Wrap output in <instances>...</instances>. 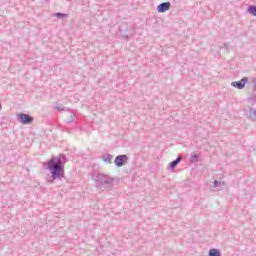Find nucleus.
<instances>
[{"instance_id": "nucleus-1", "label": "nucleus", "mask_w": 256, "mask_h": 256, "mask_svg": "<svg viewBox=\"0 0 256 256\" xmlns=\"http://www.w3.org/2000/svg\"><path fill=\"white\" fill-rule=\"evenodd\" d=\"M65 163H67V156L59 154L58 156H52L47 162V169L51 173V178L48 183H55V180L63 179L65 177Z\"/></svg>"}, {"instance_id": "nucleus-2", "label": "nucleus", "mask_w": 256, "mask_h": 256, "mask_svg": "<svg viewBox=\"0 0 256 256\" xmlns=\"http://www.w3.org/2000/svg\"><path fill=\"white\" fill-rule=\"evenodd\" d=\"M92 179L95 181L97 189H102L105 185H113V181H115V178L101 173L93 174Z\"/></svg>"}, {"instance_id": "nucleus-3", "label": "nucleus", "mask_w": 256, "mask_h": 256, "mask_svg": "<svg viewBox=\"0 0 256 256\" xmlns=\"http://www.w3.org/2000/svg\"><path fill=\"white\" fill-rule=\"evenodd\" d=\"M17 119L19 123H22V125H30V123L34 121L33 116L25 113L18 114Z\"/></svg>"}, {"instance_id": "nucleus-4", "label": "nucleus", "mask_w": 256, "mask_h": 256, "mask_svg": "<svg viewBox=\"0 0 256 256\" xmlns=\"http://www.w3.org/2000/svg\"><path fill=\"white\" fill-rule=\"evenodd\" d=\"M127 161H129V157H127V155L125 154H122V155L116 156L114 160V164L116 165V167H123V165H125Z\"/></svg>"}, {"instance_id": "nucleus-5", "label": "nucleus", "mask_w": 256, "mask_h": 256, "mask_svg": "<svg viewBox=\"0 0 256 256\" xmlns=\"http://www.w3.org/2000/svg\"><path fill=\"white\" fill-rule=\"evenodd\" d=\"M249 81L248 77H243L240 81H234L231 83L232 87L236 89H245L246 83Z\"/></svg>"}, {"instance_id": "nucleus-6", "label": "nucleus", "mask_w": 256, "mask_h": 256, "mask_svg": "<svg viewBox=\"0 0 256 256\" xmlns=\"http://www.w3.org/2000/svg\"><path fill=\"white\" fill-rule=\"evenodd\" d=\"M171 9V2H163L157 6L158 13H165Z\"/></svg>"}, {"instance_id": "nucleus-7", "label": "nucleus", "mask_w": 256, "mask_h": 256, "mask_svg": "<svg viewBox=\"0 0 256 256\" xmlns=\"http://www.w3.org/2000/svg\"><path fill=\"white\" fill-rule=\"evenodd\" d=\"M180 161H183V157L178 156L174 161H172L169 165L170 169L173 171L177 165H179Z\"/></svg>"}, {"instance_id": "nucleus-8", "label": "nucleus", "mask_w": 256, "mask_h": 256, "mask_svg": "<svg viewBox=\"0 0 256 256\" xmlns=\"http://www.w3.org/2000/svg\"><path fill=\"white\" fill-rule=\"evenodd\" d=\"M248 117L250 121H256V109L250 108L248 111Z\"/></svg>"}, {"instance_id": "nucleus-9", "label": "nucleus", "mask_w": 256, "mask_h": 256, "mask_svg": "<svg viewBox=\"0 0 256 256\" xmlns=\"http://www.w3.org/2000/svg\"><path fill=\"white\" fill-rule=\"evenodd\" d=\"M208 256H221V250L216 248H211L208 252Z\"/></svg>"}, {"instance_id": "nucleus-10", "label": "nucleus", "mask_w": 256, "mask_h": 256, "mask_svg": "<svg viewBox=\"0 0 256 256\" xmlns=\"http://www.w3.org/2000/svg\"><path fill=\"white\" fill-rule=\"evenodd\" d=\"M248 13H250V15H253V17H256V6L255 5L248 6Z\"/></svg>"}, {"instance_id": "nucleus-11", "label": "nucleus", "mask_w": 256, "mask_h": 256, "mask_svg": "<svg viewBox=\"0 0 256 256\" xmlns=\"http://www.w3.org/2000/svg\"><path fill=\"white\" fill-rule=\"evenodd\" d=\"M102 159L105 163H112L113 155L107 154L106 156H102Z\"/></svg>"}, {"instance_id": "nucleus-12", "label": "nucleus", "mask_w": 256, "mask_h": 256, "mask_svg": "<svg viewBox=\"0 0 256 256\" xmlns=\"http://www.w3.org/2000/svg\"><path fill=\"white\" fill-rule=\"evenodd\" d=\"M190 161H191V163H197V161H199V154H197V153H192L191 155H190Z\"/></svg>"}, {"instance_id": "nucleus-13", "label": "nucleus", "mask_w": 256, "mask_h": 256, "mask_svg": "<svg viewBox=\"0 0 256 256\" xmlns=\"http://www.w3.org/2000/svg\"><path fill=\"white\" fill-rule=\"evenodd\" d=\"M54 17H58L59 19H65V17H67V14L57 12V13H54Z\"/></svg>"}, {"instance_id": "nucleus-14", "label": "nucleus", "mask_w": 256, "mask_h": 256, "mask_svg": "<svg viewBox=\"0 0 256 256\" xmlns=\"http://www.w3.org/2000/svg\"><path fill=\"white\" fill-rule=\"evenodd\" d=\"M55 109H56L57 111H67V108H66L65 106H63V105L56 106Z\"/></svg>"}, {"instance_id": "nucleus-15", "label": "nucleus", "mask_w": 256, "mask_h": 256, "mask_svg": "<svg viewBox=\"0 0 256 256\" xmlns=\"http://www.w3.org/2000/svg\"><path fill=\"white\" fill-rule=\"evenodd\" d=\"M75 121V113H72L69 119L67 120V123H73Z\"/></svg>"}, {"instance_id": "nucleus-16", "label": "nucleus", "mask_w": 256, "mask_h": 256, "mask_svg": "<svg viewBox=\"0 0 256 256\" xmlns=\"http://www.w3.org/2000/svg\"><path fill=\"white\" fill-rule=\"evenodd\" d=\"M123 31H127V24L120 26V33H123Z\"/></svg>"}, {"instance_id": "nucleus-17", "label": "nucleus", "mask_w": 256, "mask_h": 256, "mask_svg": "<svg viewBox=\"0 0 256 256\" xmlns=\"http://www.w3.org/2000/svg\"><path fill=\"white\" fill-rule=\"evenodd\" d=\"M213 187H221V182L215 180V181H214V184H213Z\"/></svg>"}, {"instance_id": "nucleus-18", "label": "nucleus", "mask_w": 256, "mask_h": 256, "mask_svg": "<svg viewBox=\"0 0 256 256\" xmlns=\"http://www.w3.org/2000/svg\"><path fill=\"white\" fill-rule=\"evenodd\" d=\"M124 37H125L126 39H129V36H128V35H124Z\"/></svg>"}, {"instance_id": "nucleus-19", "label": "nucleus", "mask_w": 256, "mask_h": 256, "mask_svg": "<svg viewBox=\"0 0 256 256\" xmlns=\"http://www.w3.org/2000/svg\"><path fill=\"white\" fill-rule=\"evenodd\" d=\"M1 109H2V106H1V104H0V111H1Z\"/></svg>"}]
</instances>
